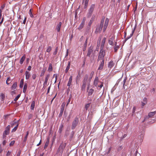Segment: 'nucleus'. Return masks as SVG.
Masks as SVG:
<instances>
[{
    "instance_id": "obj_1",
    "label": "nucleus",
    "mask_w": 156,
    "mask_h": 156,
    "mask_svg": "<svg viewBox=\"0 0 156 156\" xmlns=\"http://www.w3.org/2000/svg\"><path fill=\"white\" fill-rule=\"evenodd\" d=\"M104 18L102 19L101 23L100 26H98L96 29L95 32L97 33H100L102 30V28L103 27L104 23Z\"/></svg>"
},
{
    "instance_id": "obj_2",
    "label": "nucleus",
    "mask_w": 156,
    "mask_h": 156,
    "mask_svg": "<svg viewBox=\"0 0 156 156\" xmlns=\"http://www.w3.org/2000/svg\"><path fill=\"white\" fill-rule=\"evenodd\" d=\"M95 7V5L94 4H92L91 5L89 9L88 10V17H90L94 10Z\"/></svg>"
},
{
    "instance_id": "obj_3",
    "label": "nucleus",
    "mask_w": 156,
    "mask_h": 156,
    "mask_svg": "<svg viewBox=\"0 0 156 156\" xmlns=\"http://www.w3.org/2000/svg\"><path fill=\"white\" fill-rule=\"evenodd\" d=\"M105 52L103 49H101L100 51L98 57V60H101V61L104 59Z\"/></svg>"
},
{
    "instance_id": "obj_4",
    "label": "nucleus",
    "mask_w": 156,
    "mask_h": 156,
    "mask_svg": "<svg viewBox=\"0 0 156 156\" xmlns=\"http://www.w3.org/2000/svg\"><path fill=\"white\" fill-rule=\"evenodd\" d=\"M66 145V144L65 143H61L60 144V145L58 149V152H61L62 153L64 149L65 148Z\"/></svg>"
},
{
    "instance_id": "obj_5",
    "label": "nucleus",
    "mask_w": 156,
    "mask_h": 156,
    "mask_svg": "<svg viewBox=\"0 0 156 156\" xmlns=\"http://www.w3.org/2000/svg\"><path fill=\"white\" fill-rule=\"evenodd\" d=\"M109 21V20L108 18H106V19H105V24H104V25L103 27V32H104L105 31V30L107 28V27L108 25Z\"/></svg>"
},
{
    "instance_id": "obj_6",
    "label": "nucleus",
    "mask_w": 156,
    "mask_h": 156,
    "mask_svg": "<svg viewBox=\"0 0 156 156\" xmlns=\"http://www.w3.org/2000/svg\"><path fill=\"white\" fill-rule=\"evenodd\" d=\"M85 21L86 18L85 17H83L82 22L80 24V25L78 28V29L79 30H81L83 28L84 25Z\"/></svg>"
},
{
    "instance_id": "obj_7",
    "label": "nucleus",
    "mask_w": 156,
    "mask_h": 156,
    "mask_svg": "<svg viewBox=\"0 0 156 156\" xmlns=\"http://www.w3.org/2000/svg\"><path fill=\"white\" fill-rule=\"evenodd\" d=\"M65 105V103L64 102H63L61 105V109L60 113L59 114V116H61L62 115L64 109Z\"/></svg>"
},
{
    "instance_id": "obj_8",
    "label": "nucleus",
    "mask_w": 156,
    "mask_h": 156,
    "mask_svg": "<svg viewBox=\"0 0 156 156\" xmlns=\"http://www.w3.org/2000/svg\"><path fill=\"white\" fill-rule=\"evenodd\" d=\"M104 64V60H102L101 62L100 65L98 68V70H102L103 68Z\"/></svg>"
},
{
    "instance_id": "obj_9",
    "label": "nucleus",
    "mask_w": 156,
    "mask_h": 156,
    "mask_svg": "<svg viewBox=\"0 0 156 156\" xmlns=\"http://www.w3.org/2000/svg\"><path fill=\"white\" fill-rule=\"evenodd\" d=\"M99 82L101 83L99 81L98 77L96 76L94 82V85L95 86L97 87Z\"/></svg>"
},
{
    "instance_id": "obj_10",
    "label": "nucleus",
    "mask_w": 156,
    "mask_h": 156,
    "mask_svg": "<svg viewBox=\"0 0 156 156\" xmlns=\"http://www.w3.org/2000/svg\"><path fill=\"white\" fill-rule=\"evenodd\" d=\"M61 25L62 23L61 22H59V23L57 25L56 29L58 32H59L60 31Z\"/></svg>"
},
{
    "instance_id": "obj_11",
    "label": "nucleus",
    "mask_w": 156,
    "mask_h": 156,
    "mask_svg": "<svg viewBox=\"0 0 156 156\" xmlns=\"http://www.w3.org/2000/svg\"><path fill=\"white\" fill-rule=\"evenodd\" d=\"M136 28V27H134V28H133V29H132V33H131V34H130V35H129V36L128 37L125 39V40L126 41L128 40V39H129L133 35V34L134 33V32L135 31V29Z\"/></svg>"
},
{
    "instance_id": "obj_12",
    "label": "nucleus",
    "mask_w": 156,
    "mask_h": 156,
    "mask_svg": "<svg viewBox=\"0 0 156 156\" xmlns=\"http://www.w3.org/2000/svg\"><path fill=\"white\" fill-rule=\"evenodd\" d=\"M73 77L72 76H71L69 79V80L67 84V86L69 87L68 89L69 88V87L71 85V83Z\"/></svg>"
},
{
    "instance_id": "obj_13",
    "label": "nucleus",
    "mask_w": 156,
    "mask_h": 156,
    "mask_svg": "<svg viewBox=\"0 0 156 156\" xmlns=\"http://www.w3.org/2000/svg\"><path fill=\"white\" fill-rule=\"evenodd\" d=\"M25 78L26 80L28 79L30 76V73L28 71H26L25 72Z\"/></svg>"
},
{
    "instance_id": "obj_14",
    "label": "nucleus",
    "mask_w": 156,
    "mask_h": 156,
    "mask_svg": "<svg viewBox=\"0 0 156 156\" xmlns=\"http://www.w3.org/2000/svg\"><path fill=\"white\" fill-rule=\"evenodd\" d=\"M49 137H48L47 138V141H46L45 144L44 146V149H45L47 148V147L49 144Z\"/></svg>"
},
{
    "instance_id": "obj_15",
    "label": "nucleus",
    "mask_w": 156,
    "mask_h": 156,
    "mask_svg": "<svg viewBox=\"0 0 156 156\" xmlns=\"http://www.w3.org/2000/svg\"><path fill=\"white\" fill-rule=\"evenodd\" d=\"M9 131L5 130L4 131L3 135V138H4L5 137L6 135H9Z\"/></svg>"
},
{
    "instance_id": "obj_16",
    "label": "nucleus",
    "mask_w": 156,
    "mask_h": 156,
    "mask_svg": "<svg viewBox=\"0 0 156 156\" xmlns=\"http://www.w3.org/2000/svg\"><path fill=\"white\" fill-rule=\"evenodd\" d=\"M114 64L113 61H110L108 64V67L110 69L112 68L114 66Z\"/></svg>"
},
{
    "instance_id": "obj_17",
    "label": "nucleus",
    "mask_w": 156,
    "mask_h": 156,
    "mask_svg": "<svg viewBox=\"0 0 156 156\" xmlns=\"http://www.w3.org/2000/svg\"><path fill=\"white\" fill-rule=\"evenodd\" d=\"M77 124V122L76 120H75L73 121L72 126V129H74L75 128Z\"/></svg>"
},
{
    "instance_id": "obj_18",
    "label": "nucleus",
    "mask_w": 156,
    "mask_h": 156,
    "mask_svg": "<svg viewBox=\"0 0 156 156\" xmlns=\"http://www.w3.org/2000/svg\"><path fill=\"white\" fill-rule=\"evenodd\" d=\"M26 58V56H25V55H24L21 58L20 60V63L21 64H22L24 62V61L25 60Z\"/></svg>"
},
{
    "instance_id": "obj_19",
    "label": "nucleus",
    "mask_w": 156,
    "mask_h": 156,
    "mask_svg": "<svg viewBox=\"0 0 156 156\" xmlns=\"http://www.w3.org/2000/svg\"><path fill=\"white\" fill-rule=\"evenodd\" d=\"M70 62H69L68 63V66L66 67V69H65V72L66 73H67L68 72V70H69V69L70 68Z\"/></svg>"
},
{
    "instance_id": "obj_20",
    "label": "nucleus",
    "mask_w": 156,
    "mask_h": 156,
    "mask_svg": "<svg viewBox=\"0 0 156 156\" xmlns=\"http://www.w3.org/2000/svg\"><path fill=\"white\" fill-rule=\"evenodd\" d=\"M114 39L113 37L111 38L108 41L109 44L112 45H113V41Z\"/></svg>"
},
{
    "instance_id": "obj_21",
    "label": "nucleus",
    "mask_w": 156,
    "mask_h": 156,
    "mask_svg": "<svg viewBox=\"0 0 156 156\" xmlns=\"http://www.w3.org/2000/svg\"><path fill=\"white\" fill-rule=\"evenodd\" d=\"M27 87V83H25L24 84V87H23V92L24 93H25L26 91Z\"/></svg>"
},
{
    "instance_id": "obj_22",
    "label": "nucleus",
    "mask_w": 156,
    "mask_h": 156,
    "mask_svg": "<svg viewBox=\"0 0 156 156\" xmlns=\"http://www.w3.org/2000/svg\"><path fill=\"white\" fill-rule=\"evenodd\" d=\"M35 107V101H33L32 102L31 105V109L33 110L34 109Z\"/></svg>"
},
{
    "instance_id": "obj_23",
    "label": "nucleus",
    "mask_w": 156,
    "mask_h": 156,
    "mask_svg": "<svg viewBox=\"0 0 156 156\" xmlns=\"http://www.w3.org/2000/svg\"><path fill=\"white\" fill-rule=\"evenodd\" d=\"M52 64L51 63H50L49 64L48 68V71L49 72H51L52 71Z\"/></svg>"
},
{
    "instance_id": "obj_24",
    "label": "nucleus",
    "mask_w": 156,
    "mask_h": 156,
    "mask_svg": "<svg viewBox=\"0 0 156 156\" xmlns=\"http://www.w3.org/2000/svg\"><path fill=\"white\" fill-rule=\"evenodd\" d=\"M94 90L93 89H90L88 91V95L89 96L91 95L93 93Z\"/></svg>"
},
{
    "instance_id": "obj_25",
    "label": "nucleus",
    "mask_w": 156,
    "mask_h": 156,
    "mask_svg": "<svg viewBox=\"0 0 156 156\" xmlns=\"http://www.w3.org/2000/svg\"><path fill=\"white\" fill-rule=\"evenodd\" d=\"M155 114V112H150L148 114V116L150 117H152Z\"/></svg>"
},
{
    "instance_id": "obj_26",
    "label": "nucleus",
    "mask_w": 156,
    "mask_h": 156,
    "mask_svg": "<svg viewBox=\"0 0 156 156\" xmlns=\"http://www.w3.org/2000/svg\"><path fill=\"white\" fill-rule=\"evenodd\" d=\"M17 87V83L15 82L14 83L12 86V90H14Z\"/></svg>"
},
{
    "instance_id": "obj_27",
    "label": "nucleus",
    "mask_w": 156,
    "mask_h": 156,
    "mask_svg": "<svg viewBox=\"0 0 156 156\" xmlns=\"http://www.w3.org/2000/svg\"><path fill=\"white\" fill-rule=\"evenodd\" d=\"M63 125H62V124L61 125H60V126L59 129V130H58V132L59 133H61L62 131V129H63Z\"/></svg>"
},
{
    "instance_id": "obj_28",
    "label": "nucleus",
    "mask_w": 156,
    "mask_h": 156,
    "mask_svg": "<svg viewBox=\"0 0 156 156\" xmlns=\"http://www.w3.org/2000/svg\"><path fill=\"white\" fill-rule=\"evenodd\" d=\"M19 125V124L17 123L16 126L14 128L12 129V132H15L17 129Z\"/></svg>"
},
{
    "instance_id": "obj_29",
    "label": "nucleus",
    "mask_w": 156,
    "mask_h": 156,
    "mask_svg": "<svg viewBox=\"0 0 156 156\" xmlns=\"http://www.w3.org/2000/svg\"><path fill=\"white\" fill-rule=\"evenodd\" d=\"M23 84V79H22L20 82V88H22Z\"/></svg>"
},
{
    "instance_id": "obj_30",
    "label": "nucleus",
    "mask_w": 156,
    "mask_h": 156,
    "mask_svg": "<svg viewBox=\"0 0 156 156\" xmlns=\"http://www.w3.org/2000/svg\"><path fill=\"white\" fill-rule=\"evenodd\" d=\"M93 50L91 49H90L88 50V52L87 54V55L90 56L91 53L92 52Z\"/></svg>"
},
{
    "instance_id": "obj_31",
    "label": "nucleus",
    "mask_w": 156,
    "mask_h": 156,
    "mask_svg": "<svg viewBox=\"0 0 156 156\" xmlns=\"http://www.w3.org/2000/svg\"><path fill=\"white\" fill-rule=\"evenodd\" d=\"M86 81H84L83 83L82 88V89H84L86 87Z\"/></svg>"
},
{
    "instance_id": "obj_32",
    "label": "nucleus",
    "mask_w": 156,
    "mask_h": 156,
    "mask_svg": "<svg viewBox=\"0 0 156 156\" xmlns=\"http://www.w3.org/2000/svg\"><path fill=\"white\" fill-rule=\"evenodd\" d=\"M17 123H18V122H16L14 121L13 122H12L11 123V125L12 127H13V126L16 124H17Z\"/></svg>"
},
{
    "instance_id": "obj_33",
    "label": "nucleus",
    "mask_w": 156,
    "mask_h": 156,
    "mask_svg": "<svg viewBox=\"0 0 156 156\" xmlns=\"http://www.w3.org/2000/svg\"><path fill=\"white\" fill-rule=\"evenodd\" d=\"M51 47L50 46H48L47 47V49L46 51L48 52H49L51 51Z\"/></svg>"
},
{
    "instance_id": "obj_34",
    "label": "nucleus",
    "mask_w": 156,
    "mask_h": 156,
    "mask_svg": "<svg viewBox=\"0 0 156 156\" xmlns=\"http://www.w3.org/2000/svg\"><path fill=\"white\" fill-rule=\"evenodd\" d=\"M10 81L11 80L10 78L9 77L6 80V83L7 84L9 85L10 83Z\"/></svg>"
},
{
    "instance_id": "obj_35",
    "label": "nucleus",
    "mask_w": 156,
    "mask_h": 156,
    "mask_svg": "<svg viewBox=\"0 0 156 156\" xmlns=\"http://www.w3.org/2000/svg\"><path fill=\"white\" fill-rule=\"evenodd\" d=\"M45 71V70L44 69L42 70V72L40 74L41 76H42L44 75Z\"/></svg>"
},
{
    "instance_id": "obj_36",
    "label": "nucleus",
    "mask_w": 156,
    "mask_h": 156,
    "mask_svg": "<svg viewBox=\"0 0 156 156\" xmlns=\"http://www.w3.org/2000/svg\"><path fill=\"white\" fill-rule=\"evenodd\" d=\"M28 134H29V132L28 131H27V133L26 135V136L24 137V142H25L27 140V138L28 137Z\"/></svg>"
},
{
    "instance_id": "obj_37",
    "label": "nucleus",
    "mask_w": 156,
    "mask_h": 156,
    "mask_svg": "<svg viewBox=\"0 0 156 156\" xmlns=\"http://www.w3.org/2000/svg\"><path fill=\"white\" fill-rule=\"evenodd\" d=\"M90 103H88L85 105V108L86 110H87L88 108L90 106Z\"/></svg>"
},
{
    "instance_id": "obj_38",
    "label": "nucleus",
    "mask_w": 156,
    "mask_h": 156,
    "mask_svg": "<svg viewBox=\"0 0 156 156\" xmlns=\"http://www.w3.org/2000/svg\"><path fill=\"white\" fill-rule=\"evenodd\" d=\"M94 74V72L93 71H92L90 74V77L89 78V80H91Z\"/></svg>"
},
{
    "instance_id": "obj_39",
    "label": "nucleus",
    "mask_w": 156,
    "mask_h": 156,
    "mask_svg": "<svg viewBox=\"0 0 156 156\" xmlns=\"http://www.w3.org/2000/svg\"><path fill=\"white\" fill-rule=\"evenodd\" d=\"M29 13L30 14V16L31 17H33V15L32 14V11H31V9H30L29 10Z\"/></svg>"
},
{
    "instance_id": "obj_40",
    "label": "nucleus",
    "mask_w": 156,
    "mask_h": 156,
    "mask_svg": "<svg viewBox=\"0 0 156 156\" xmlns=\"http://www.w3.org/2000/svg\"><path fill=\"white\" fill-rule=\"evenodd\" d=\"M20 94H19V95H17L16 96V97L15 98L14 100L15 101H17L18 100V99H19V98H20Z\"/></svg>"
},
{
    "instance_id": "obj_41",
    "label": "nucleus",
    "mask_w": 156,
    "mask_h": 156,
    "mask_svg": "<svg viewBox=\"0 0 156 156\" xmlns=\"http://www.w3.org/2000/svg\"><path fill=\"white\" fill-rule=\"evenodd\" d=\"M32 78L33 80H35L37 77V75L36 74H34L32 75Z\"/></svg>"
},
{
    "instance_id": "obj_42",
    "label": "nucleus",
    "mask_w": 156,
    "mask_h": 156,
    "mask_svg": "<svg viewBox=\"0 0 156 156\" xmlns=\"http://www.w3.org/2000/svg\"><path fill=\"white\" fill-rule=\"evenodd\" d=\"M57 50H58L57 47L55 49V51H54V52L53 53V54L54 55H56L57 54Z\"/></svg>"
},
{
    "instance_id": "obj_43",
    "label": "nucleus",
    "mask_w": 156,
    "mask_h": 156,
    "mask_svg": "<svg viewBox=\"0 0 156 156\" xmlns=\"http://www.w3.org/2000/svg\"><path fill=\"white\" fill-rule=\"evenodd\" d=\"M15 142V141L14 140H13L9 144V145L10 146H12L14 144Z\"/></svg>"
},
{
    "instance_id": "obj_44",
    "label": "nucleus",
    "mask_w": 156,
    "mask_h": 156,
    "mask_svg": "<svg viewBox=\"0 0 156 156\" xmlns=\"http://www.w3.org/2000/svg\"><path fill=\"white\" fill-rule=\"evenodd\" d=\"M49 76H50L49 74L47 75L45 77V80L48 81V80L49 79Z\"/></svg>"
},
{
    "instance_id": "obj_45",
    "label": "nucleus",
    "mask_w": 156,
    "mask_h": 156,
    "mask_svg": "<svg viewBox=\"0 0 156 156\" xmlns=\"http://www.w3.org/2000/svg\"><path fill=\"white\" fill-rule=\"evenodd\" d=\"M142 102L145 103H147V98H144L143 99Z\"/></svg>"
},
{
    "instance_id": "obj_46",
    "label": "nucleus",
    "mask_w": 156,
    "mask_h": 156,
    "mask_svg": "<svg viewBox=\"0 0 156 156\" xmlns=\"http://www.w3.org/2000/svg\"><path fill=\"white\" fill-rule=\"evenodd\" d=\"M10 126L9 125H8L6 127L5 130L10 131Z\"/></svg>"
},
{
    "instance_id": "obj_47",
    "label": "nucleus",
    "mask_w": 156,
    "mask_h": 156,
    "mask_svg": "<svg viewBox=\"0 0 156 156\" xmlns=\"http://www.w3.org/2000/svg\"><path fill=\"white\" fill-rule=\"evenodd\" d=\"M119 48V47H118V46H117V47H115L114 48V51L115 52H116L118 49Z\"/></svg>"
},
{
    "instance_id": "obj_48",
    "label": "nucleus",
    "mask_w": 156,
    "mask_h": 156,
    "mask_svg": "<svg viewBox=\"0 0 156 156\" xmlns=\"http://www.w3.org/2000/svg\"><path fill=\"white\" fill-rule=\"evenodd\" d=\"M21 151L19 150L17 152L16 156H20L21 154Z\"/></svg>"
},
{
    "instance_id": "obj_49",
    "label": "nucleus",
    "mask_w": 156,
    "mask_h": 156,
    "mask_svg": "<svg viewBox=\"0 0 156 156\" xmlns=\"http://www.w3.org/2000/svg\"><path fill=\"white\" fill-rule=\"evenodd\" d=\"M11 151H8L7 152V154H6V155L7 156H9V155H10L11 153Z\"/></svg>"
},
{
    "instance_id": "obj_50",
    "label": "nucleus",
    "mask_w": 156,
    "mask_h": 156,
    "mask_svg": "<svg viewBox=\"0 0 156 156\" xmlns=\"http://www.w3.org/2000/svg\"><path fill=\"white\" fill-rule=\"evenodd\" d=\"M26 20H27V17H25L24 18V20L23 22V24H25L26 22Z\"/></svg>"
},
{
    "instance_id": "obj_51",
    "label": "nucleus",
    "mask_w": 156,
    "mask_h": 156,
    "mask_svg": "<svg viewBox=\"0 0 156 156\" xmlns=\"http://www.w3.org/2000/svg\"><path fill=\"white\" fill-rule=\"evenodd\" d=\"M48 81L47 80H45L44 82V83L43 85L44 86L45 85H46Z\"/></svg>"
},
{
    "instance_id": "obj_52",
    "label": "nucleus",
    "mask_w": 156,
    "mask_h": 156,
    "mask_svg": "<svg viewBox=\"0 0 156 156\" xmlns=\"http://www.w3.org/2000/svg\"><path fill=\"white\" fill-rule=\"evenodd\" d=\"M106 38L105 37H104L103 39V40H102V43L104 44L105 42V40H106Z\"/></svg>"
},
{
    "instance_id": "obj_53",
    "label": "nucleus",
    "mask_w": 156,
    "mask_h": 156,
    "mask_svg": "<svg viewBox=\"0 0 156 156\" xmlns=\"http://www.w3.org/2000/svg\"><path fill=\"white\" fill-rule=\"evenodd\" d=\"M103 86V83L102 82H101V84L100 85L98 86V87H99L100 88H101Z\"/></svg>"
},
{
    "instance_id": "obj_54",
    "label": "nucleus",
    "mask_w": 156,
    "mask_h": 156,
    "mask_svg": "<svg viewBox=\"0 0 156 156\" xmlns=\"http://www.w3.org/2000/svg\"><path fill=\"white\" fill-rule=\"evenodd\" d=\"M70 100H71V98L70 97L69 98L68 100L67 104V105L69 104V103L70 102Z\"/></svg>"
},
{
    "instance_id": "obj_55",
    "label": "nucleus",
    "mask_w": 156,
    "mask_h": 156,
    "mask_svg": "<svg viewBox=\"0 0 156 156\" xmlns=\"http://www.w3.org/2000/svg\"><path fill=\"white\" fill-rule=\"evenodd\" d=\"M6 140H4L2 142V144L3 145H5L6 144Z\"/></svg>"
},
{
    "instance_id": "obj_56",
    "label": "nucleus",
    "mask_w": 156,
    "mask_h": 156,
    "mask_svg": "<svg viewBox=\"0 0 156 156\" xmlns=\"http://www.w3.org/2000/svg\"><path fill=\"white\" fill-rule=\"evenodd\" d=\"M88 3H87V4L85 2V6L84 7V9H86L87 7V5H88Z\"/></svg>"
},
{
    "instance_id": "obj_57",
    "label": "nucleus",
    "mask_w": 156,
    "mask_h": 156,
    "mask_svg": "<svg viewBox=\"0 0 156 156\" xmlns=\"http://www.w3.org/2000/svg\"><path fill=\"white\" fill-rule=\"evenodd\" d=\"M31 67L30 66H29L28 67L27 69L29 71H30L31 70Z\"/></svg>"
},
{
    "instance_id": "obj_58",
    "label": "nucleus",
    "mask_w": 156,
    "mask_h": 156,
    "mask_svg": "<svg viewBox=\"0 0 156 156\" xmlns=\"http://www.w3.org/2000/svg\"><path fill=\"white\" fill-rule=\"evenodd\" d=\"M138 153V151L137 150L134 153V156H136L137 154Z\"/></svg>"
},
{
    "instance_id": "obj_59",
    "label": "nucleus",
    "mask_w": 156,
    "mask_h": 156,
    "mask_svg": "<svg viewBox=\"0 0 156 156\" xmlns=\"http://www.w3.org/2000/svg\"><path fill=\"white\" fill-rule=\"evenodd\" d=\"M136 108L135 107H133V112H134L135 111Z\"/></svg>"
},
{
    "instance_id": "obj_60",
    "label": "nucleus",
    "mask_w": 156,
    "mask_h": 156,
    "mask_svg": "<svg viewBox=\"0 0 156 156\" xmlns=\"http://www.w3.org/2000/svg\"><path fill=\"white\" fill-rule=\"evenodd\" d=\"M2 11L0 9V19H1L2 17Z\"/></svg>"
},
{
    "instance_id": "obj_61",
    "label": "nucleus",
    "mask_w": 156,
    "mask_h": 156,
    "mask_svg": "<svg viewBox=\"0 0 156 156\" xmlns=\"http://www.w3.org/2000/svg\"><path fill=\"white\" fill-rule=\"evenodd\" d=\"M5 6V4H3V5H2V6H1V8L3 9Z\"/></svg>"
},
{
    "instance_id": "obj_62",
    "label": "nucleus",
    "mask_w": 156,
    "mask_h": 156,
    "mask_svg": "<svg viewBox=\"0 0 156 156\" xmlns=\"http://www.w3.org/2000/svg\"><path fill=\"white\" fill-rule=\"evenodd\" d=\"M146 104V103L142 101V105L143 106H144Z\"/></svg>"
},
{
    "instance_id": "obj_63",
    "label": "nucleus",
    "mask_w": 156,
    "mask_h": 156,
    "mask_svg": "<svg viewBox=\"0 0 156 156\" xmlns=\"http://www.w3.org/2000/svg\"><path fill=\"white\" fill-rule=\"evenodd\" d=\"M68 53H69V51H68V49H67V51H66V56H67L68 55Z\"/></svg>"
},
{
    "instance_id": "obj_64",
    "label": "nucleus",
    "mask_w": 156,
    "mask_h": 156,
    "mask_svg": "<svg viewBox=\"0 0 156 156\" xmlns=\"http://www.w3.org/2000/svg\"><path fill=\"white\" fill-rule=\"evenodd\" d=\"M2 149L1 146H0V153H1L2 151Z\"/></svg>"
}]
</instances>
